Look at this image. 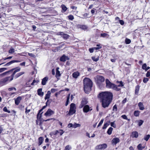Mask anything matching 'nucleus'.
Masks as SVG:
<instances>
[{
    "label": "nucleus",
    "mask_w": 150,
    "mask_h": 150,
    "mask_svg": "<svg viewBox=\"0 0 150 150\" xmlns=\"http://www.w3.org/2000/svg\"><path fill=\"white\" fill-rule=\"evenodd\" d=\"M112 93L109 92H104L100 93L99 97L100 99L102 106L104 108L108 107L111 103L112 98Z\"/></svg>",
    "instance_id": "nucleus-1"
},
{
    "label": "nucleus",
    "mask_w": 150,
    "mask_h": 150,
    "mask_svg": "<svg viewBox=\"0 0 150 150\" xmlns=\"http://www.w3.org/2000/svg\"><path fill=\"white\" fill-rule=\"evenodd\" d=\"M21 70L20 68L18 67L17 68H13L11 70L9 71H8L5 72L1 74H0V77H2L6 75L9 72L12 71H14L12 74L10 76H8L4 78L2 80L3 83H5L7 81H10L13 79L14 77V75L16 73L19 71Z\"/></svg>",
    "instance_id": "nucleus-2"
},
{
    "label": "nucleus",
    "mask_w": 150,
    "mask_h": 150,
    "mask_svg": "<svg viewBox=\"0 0 150 150\" xmlns=\"http://www.w3.org/2000/svg\"><path fill=\"white\" fill-rule=\"evenodd\" d=\"M83 81L84 91L86 93H88L91 90L92 82L90 79L87 78L84 79Z\"/></svg>",
    "instance_id": "nucleus-3"
},
{
    "label": "nucleus",
    "mask_w": 150,
    "mask_h": 150,
    "mask_svg": "<svg viewBox=\"0 0 150 150\" xmlns=\"http://www.w3.org/2000/svg\"><path fill=\"white\" fill-rule=\"evenodd\" d=\"M106 86L108 88H112L115 90L118 91L119 89L117 87V85L111 83L108 79H105Z\"/></svg>",
    "instance_id": "nucleus-4"
},
{
    "label": "nucleus",
    "mask_w": 150,
    "mask_h": 150,
    "mask_svg": "<svg viewBox=\"0 0 150 150\" xmlns=\"http://www.w3.org/2000/svg\"><path fill=\"white\" fill-rule=\"evenodd\" d=\"M94 79L95 82L98 86H100L105 80L104 77L100 75H97L95 76L94 77Z\"/></svg>",
    "instance_id": "nucleus-5"
},
{
    "label": "nucleus",
    "mask_w": 150,
    "mask_h": 150,
    "mask_svg": "<svg viewBox=\"0 0 150 150\" xmlns=\"http://www.w3.org/2000/svg\"><path fill=\"white\" fill-rule=\"evenodd\" d=\"M76 107L75 105L72 103L71 104L70 110L68 114L69 115H72L75 113L76 112Z\"/></svg>",
    "instance_id": "nucleus-6"
},
{
    "label": "nucleus",
    "mask_w": 150,
    "mask_h": 150,
    "mask_svg": "<svg viewBox=\"0 0 150 150\" xmlns=\"http://www.w3.org/2000/svg\"><path fill=\"white\" fill-rule=\"evenodd\" d=\"M107 147V145L106 144H103L96 146V148L97 150H104Z\"/></svg>",
    "instance_id": "nucleus-7"
},
{
    "label": "nucleus",
    "mask_w": 150,
    "mask_h": 150,
    "mask_svg": "<svg viewBox=\"0 0 150 150\" xmlns=\"http://www.w3.org/2000/svg\"><path fill=\"white\" fill-rule=\"evenodd\" d=\"M54 112L50 109H49L45 113L44 115L46 116H50L54 114Z\"/></svg>",
    "instance_id": "nucleus-8"
},
{
    "label": "nucleus",
    "mask_w": 150,
    "mask_h": 150,
    "mask_svg": "<svg viewBox=\"0 0 150 150\" xmlns=\"http://www.w3.org/2000/svg\"><path fill=\"white\" fill-rule=\"evenodd\" d=\"M92 110V109L91 108H90L88 105H85L83 109V111L84 112H87L89 111H91Z\"/></svg>",
    "instance_id": "nucleus-9"
},
{
    "label": "nucleus",
    "mask_w": 150,
    "mask_h": 150,
    "mask_svg": "<svg viewBox=\"0 0 150 150\" xmlns=\"http://www.w3.org/2000/svg\"><path fill=\"white\" fill-rule=\"evenodd\" d=\"M69 58L65 55L62 56L60 59V60L61 62H65L67 60H69Z\"/></svg>",
    "instance_id": "nucleus-10"
},
{
    "label": "nucleus",
    "mask_w": 150,
    "mask_h": 150,
    "mask_svg": "<svg viewBox=\"0 0 150 150\" xmlns=\"http://www.w3.org/2000/svg\"><path fill=\"white\" fill-rule=\"evenodd\" d=\"M120 141V139L117 138H114L112 140L111 142L113 145H116L117 143Z\"/></svg>",
    "instance_id": "nucleus-11"
},
{
    "label": "nucleus",
    "mask_w": 150,
    "mask_h": 150,
    "mask_svg": "<svg viewBox=\"0 0 150 150\" xmlns=\"http://www.w3.org/2000/svg\"><path fill=\"white\" fill-rule=\"evenodd\" d=\"M58 35H62V37L63 38L65 39H67L69 37V35L66 34H64V33L62 32L58 33Z\"/></svg>",
    "instance_id": "nucleus-12"
},
{
    "label": "nucleus",
    "mask_w": 150,
    "mask_h": 150,
    "mask_svg": "<svg viewBox=\"0 0 150 150\" xmlns=\"http://www.w3.org/2000/svg\"><path fill=\"white\" fill-rule=\"evenodd\" d=\"M22 99V97L21 96L18 97L16 99H15V103L17 105L19 104L21 101Z\"/></svg>",
    "instance_id": "nucleus-13"
},
{
    "label": "nucleus",
    "mask_w": 150,
    "mask_h": 150,
    "mask_svg": "<svg viewBox=\"0 0 150 150\" xmlns=\"http://www.w3.org/2000/svg\"><path fill=\"white\" fill-rule=\"evenodd\" d=\"M138 136V133L136 131L133 132H132L131 137H132L137 138Z\"/></svg>",
    "instance_id": "nucleus-14"
},
{
    "label": "nucleus",
    "mask_w": 150,
    "mask_h": 150,
    "mask_svg": "<svg viewBox=\"0 0 150 150\" xmlns=\"http://www.w3.org/2000/svg\"><path fill=\"white\" fill-rule=\"evenodd\" d=\"M87 103V102L85 99L82 100L80 105V108H81L83 107L84 106V105L86 104Z\"/></svg>",
    "instance_id": "nucleus-15"
},
{
    "label": "nucleus",
    "mask_w": 150,
    "mask_h": 150,
    "mask_svg": "<svg viewBox=\"0 0 150 150\" xmlns=\"http://www.w3.org/2000/svg\"><path fill=\"white\" fill-rule=\"evenodd\" d=\"M138 106L139 107L140 110H143L144 109V106L142 103H139L138 104Z\"/></svg>",
    "instance_id": "nucleus-16"
},
{
    "label": "nucleus",
    "mask_w": 150,
    "mask_h": 150,
    "mask_svg": "<svg viewBox=\"0 0 150 150\" xmlns=\"http://www.w3.org/2000/svg\"><path fill=\"white\" fill-rule=\"evenodd\" d=\"M44 138L42 137H40L38 139V146L40 145L43 143L44 141Z\"/></svg>",
    "instance_id": "nucleus-17"
},
{
    "label": "nucleus",
    "mask_w": 150,
    "mask_h": 150,
    "mask_svg": "<svg viewBox=\"0 0 150 150\" xmlns=\"http://www.w3.org/2000/svg\"><path fill=\"white\" fill-rule=\"evenodd\" d=\"M42 91V88H39L38 89L37 91L38 94L41 96H43L44 95V93Z\"/></svg>",
    "instance_id": "nucleus-18"
},
{
    "label": "nucleus",
    "mask_w": 150,
    "mask_h": 150,
    "mask_svg": "<svg viewBox=\"0 0 150 150\" xmlns=\"http://www.w3.org/2000/svg\"><path fill=\"white\" fill-rule=\"evenodd\" d=\"M117 83H120V84L118 85L117 86V88L118 89H119V90H118V91H119L120 90V88H119V87H122L123 86H124V84H123V82L122 81H120V82L117 81Z\"/></svg>",
    "instance_id": "nucleus-19"
},
{
    "label": "nucleus",
    "mask_w": 150,
    "mask_h": 150,
    "mask_svg": "<svg viewBox=\"0 0 150 150\" xmlns=\"http://www.w3.org/2000/svg\"><path fill=\"white\" fill-rule=\"evenodd\" d=\"M48 80V78L47 77L44 78L42 79V84L43 85L46 84V82Z\"/></svg>",
    "instance_id": "nucleus-20"
},
{
    "label": "nucleus",
    "mask_w": 150,
    "mask_h": 150,
    "mask_svg": "<svg viewBox=\"0 0 150 150\" xmlns=\"http://www.w3.org/2000/svg\"><path fill=\"white\" fill-rule=\"evenodd\" d=\"M79 73L78 71H76L74 72L72 74V76L74 78L76 79L79 76Z\"/></svg>",
    "instance_id": "nucleus-21"
},
{
    "label": "nucleus",
    "mask_w": 150,
    "mask_h": 150,
    "mask_svg": "<svg viewBox=\"0 0 150 150\" xmlns=\"http://www.w3.org/2000/svg\"><path fill=\"white\" fill-rule=\"evenodd\" d=\"M137 148L139 150H142V149H144L145 147L144 145L143 146H142L141 144H139L137 146Z\"/></svg>",
    "instance_id": "nucleus-22"
},
{
    "label": "nucleus",
    "mask_w": 150,
    "mask_h": 150,
    "mask_svg": "<svg viewBox=\"0 0 150 150\" xmlns=\"http://www.w3.org/2000/svg\"><path fill=\"white\" fill-rule=\"evenodd\" d=\"M51 94V92L50 91H48L47 92V93L46 94L45 97V99H49L50 96Z\"/></svg>",
    "instance_id": "nucleus-23"
},
{
    "label": "nucleus",
    "mask_w": 150,
    "mask_h": 150,
    "mask_svg": "<svg viewBox=\"0 0 150 150\" xmlns=\"http://www.w3.org/2000/svg\"><path fill=\"white\" fill-rule=\"evenodd\" d=\"M25 73L24 72H19L18 74H16L15 76V77L16 78H17L21 76L23 74Z\"/></svg>",
    "instance_id": "nucleus-24"
},
{
    "label": "nucleus",
    "mask_w": 150,
    "mask_h": 150,
    "mask_svg": "<svg viewBox=\"0 0 150 150\" xmlns=\"http://www.w3.org/2000/svg\"><path fill=\"white\" fill-rule=\"evenodd\" d=\"M101 36L103 38H108L109 37V35L105 33H102L101 34Z\"/></svg>",
    "instance_id": "nucleus-25"
},
{
    "label": "nucleus",
    "mask_w": 150,
    "mask_h": 150,
    "mask_svg": "<svg viewBox=\"0 0 150 150\" xmlns=\"http://www.w3.org/2000/svg\"><path fill=\"white\" fill-rule=\"evenodd\" d=\"M112 128L111 127H110L107 131V132L108 134L109 135H110L112 133Z\"/></svg>",
    "instance_id": "nucleus-26"
},
{
    "label": "nucleus",
    "mask_w": 150,
    "mask_h": 150,
    "mask_svg": "<svg viewBox=\"0 0 150 150\" xmlns=\"http://www.w3.org/2000/svg\"><path fill=\"white\" fill-rule=\"evenodd\" d=\"M136 122H137L138 123V125L139 126H141L143 124L144 121L143 120H137L136 121Z\"/></svg>",
    "instance_id": "nucleus-27"
},
{
    "label": "nucleus",
    "mask_w": 150,
    "mask_h": 150,
    "mask_svg": "<svg viewBox=\"0 0 150 150\" xmlns=\"http://www.w3.org/2000/svg\"><path fill=\"white\" fill-rule=\"evenodd\" d=\"M139 89V86H137L135 87V93L136 94H138V92Z\"/></svg>",
    "instance_id": "nucleus-28"
},
{
    "label": "nucleus",
    "mask_w": 150,
    "mask_h": 150,
    "mask_svg": "<svg viewBox=\"0 0 150 150\" xmlns=\"http://www.w3.org/2000/svg\"><path fill=\"white\" fill-rule=\"evenodd\" d=\"M39 82L38 80H34L33 82L31 83V85H34L37 84Z\"/></svg>",
    "instance_id": "nucleus-29"
},
{
    "label": "nucleus",
    "mask_w": 150,
    "mask_h": 150,
    "mask_svg": "<svg viewBox=\"0 0 150 150\" xmlns=\"http://www.w3.org/2000/svg\"><path fill=\"white\" fill-rule=\"evenodd\" d=\"M81 126V125L79 124L75 123L73 124V127L75 128L77 127H79Z\"/></svg>",
    "instance_id": "nucleus-30"
},
{
    "label": "nucleus",
    "mask_w": 150,
    "mask_h": 150,
    "mask_svg": "<svg viewBox=\"0 0 150 150\" xmlns=\"http://www.w3.org/2000/svg\"><path fill=\"white\" fill-rule=\"evenodd\" d=\"M61 74L59 71H56V76L57 78L58 77H60L61 76Z\"/></svg>",
    "instance_id": "nucleus-31"
},
{
    "label": "nucleus",
    "mask_w": 150,
    "mask_h": 150,
    "mask_svg": "<svg viewBox=\"0 0 150 150\" xmlns=\"http://www.w3.org/2000/svg\"><path fill=\"white\" fill-rule=\"evenodd\" d=\"M140 112L138 110L135 111L134 112V115L136 116H138L139 115Z\"/></svg>",
    "instance_id": "nucleus-32"
},
{
    "label": "nucleus",
    "mask_w": 150,
    "mask_h": 150,
    "mask_svg": "<svg viewBox=\"0 0 150 150\" xmlns=\"http://www.w3.org/2000/svg\"><path fill=\"white\" fill-rule=\"evenodd\" d=\"M150 137V135L149 134H148L145 136L144 138L145 140L146 141H147L148 139H149Z\"/></svg>",
    "instance_id": "nucleus-33"
},
{
    "label": "nucleus",
    "mask_w": 150,
    "mask_h": 150,
    "mask_svg": "<svg viewBox=\"0 0 150 150\" xmlns=\"http://www.w3.org/2000/svg\"><path fill=\"white\" fill-rule=\"evenodd\" d=\"M61 7L62 8V10L64 11V12L67 9V8L64 5H62L61 6Z\"/></svg>",
    "instance_id": "nucleus-34"
},
{
    "label": "nucleus",
    "mask_w": 150,
    "mask_h": 150,
    "mask_svg": "<svg viewBox=\"0 0 150 150\" xmlns=\"http://www.w3.org/2000/svg\"><path fill=\"white\" fill-rule=\"evenodd\" d=\"M70 94H69L68 96L67 97V100L66 102L65 103V105L66 106H67L68 105V104L69 100V98H70Z\"/></svg>",
    "instance_id": "nucleus-35"
},
{
    "label": "nucleus",
    "mask_w": 150,
    "mask_h": 150,
    "mask_svg": "<svg viewBox=\"0 0 150 150\" xmlns=\"http://www.w3.org/2000/svg\"><path fill=\"white\" fill-rule=\"evenodd\" d=\"M131 42V41L130 40L127 38L125 40V42L126 44H129Z\"/></svg>",
    "instance_id": "nucleus-36"
},
{
    "label": "nucleus",
    "mask_w": 150,
    "mask_h": 150,
    "mask_svg": "<svg viewBox=\"0 0 150 150\" xmlns=\"http://www.w3.org/2000/svg\"><path fill=\"white\" fill-rule=\"evenodd\" d=\"M71 149V146L69 145H67L65 147L64 150H69Z\"/></svg>",
    "instance_id": "nucleus-37"
},
{
    "label": "nucleus",
    "mask_w": 150,
    "mask_h": 150,
    "mask_svg": "<svg viewBox=\"0 0 150 150\" xmlns=\"http://www.w3.org/2000/svg\"><path fill=\"white\" fill-rule=\"evenodd\" d=\"M14 52V49L11 48L9 50L8 52L9 53H13Z\"/></svg>",
    "instance_id": "nucleus-38"
},
{
    "label": "nucleus",
    "mask_w": 150,
    "mask_h": 150,
    "mask_svg": "<svg viewBox=\"0 0 150 150\" xmlns=\"http://www.w3.org/2000/svg\"><path fill=\"white\" fill-rule=\"evenodd\" d=\"M4 111L7 112L8 113H10V111L9 110H8L7 108L6 107H4L3 109Z\"/></svg>",
    "instance_id": "nucleus-39"
},
{
    "label": "nucleus",
    "mask_w": 150,
    "mask_h": 150,
    "mask_svg": "<svg viewBox=\"0 0 150 150\" xmlns=\"http://www.w3.org/2000/svg\"><path fill=\"white\" fill-rule=\"evenodd\" d=\"M43 112H42L41 114L40 113H39V111L37 115V118L38 119H40L41 117V114L43 113Z\"/></svg>",
    "instance_id": "nucleus-40"
},
{
    "label": "nucleus",
    "mask_w": 150,
    "mask_h": 150,
    "mask_svg": "<svg viewBox=\"0 0 150 150\" xmlns=\"http://www.w3.org/2000/svg\"><path fill=\"white\" fill-rule=\"evenodd\" d=\"M110 125L111 126L113 127L114 128H116V125L115 123V122H111L110 123Z\"/></svg>",
    "instance_id": "nucleus-41"
},
{
    "label": "nucleus",
    "mask_w": 150,
    "mask_h": 150,
    "mask_svg": "<svg viewBox=\"0 0 150 150\" xmlns=\"http://www.w3.org/2000/svg\"><path fill=\"white\" fill-rule=\"evenodd\" d=\"M109 125V124L108 123H105L103 125V129H106V127Z\"/></svg>",
    "instance_id": "nucleus-42"
},
{
    "label": "nucleus",
    "mask_w": 150,
    "mask_h": 150,
    "mask_svg": "<svg viewBox=\"0 0 150 150\" xmlns=\"http://www.w3.org/2000/svg\"><path fill=\"white\" fill-rule=\"evenodd\" d=\"M92 59L95 62H97L99 60V58L98 57L97 58H96L95 57H92Z\"/></svg>",
    "instance_id": "nucleus-43"
},
{
    "label": "nucleus",
    "mask_w": 150,
    "mask_h": 150,
    "mask_svg": "<svg viewBox=\"0 0 150 150\" xmlns=\"http://www.w3.org/2000/svg\"><path fill=\"white\" fill-rule=\"evenodd\" d=\"M48 101V100L47 101V102L46 103V105H47V102ZM46 106H47V105H45V106H44L42 108L40 109V110H39V113H40V112L45 108L46 107Z\"/></svg>",
    "instance_id": "nucleus-44"
},
{
    "label": "nucleus",
    "mask_w": 150,
    "mask_h": 150,
    "mask_svg": "<svg viewBox=\"0 0 150 150\" xmlns=\"http://www.w3.org/2000/svg\"><path fill=\"white\" fill-rule=\"evenodd\" d=\"M81 28L84 30L87 29V27L86 25H83L81 27Z\"/></svg>",
    "instance_id": "nucleus-45"
},
{
    "label": "nucleus",
    "mask_w": 150,
    "mask_h": 150,
    "mask_svg": "<svg viewBox=\"0 0 150 150\" xmlns=\"http://www.w3.org/2000/svg\"><path fill=\"white\" fill-rule=\"evenodd\" d=\"M103 121H104L103 119H102L100 121L98 125L97 126V127H100V126L102 125V124H103Z\"/></svg>",
    "instance_id": "nucleus-46"
},
{
    "label": "nucleus",
    "mask_w": 150,
    "mask_h": 150,
    "mask_svg": "<svg viewBox=\"0 0 150 150\" xmlns=\"http://www.w3.org/2000/svg\"><path fill=\"white\" fill-rule=\"evenodd\" d=\"M7 68H0V73H1V72H2L4 71H5V70H6L7 69Z\"/></svg>",
    "instance_id": "nucleus-47"
},
{
    "label": "nucleus",
    "mask_w": 150,
    "mask_h": 150,
    "mask_svg": "<svg viewBox=\"0 0 150 150\" xmlns=\"http://www.w3.org/2000/svg\"><path fill=\"white\" fill-rule=\"evenodd\" d=\"M13 62H12V61H11L10 62H9L7 63L6 64H5L4 65V66H8L10 65H11V64H12Z\"/></svg>",
    "instance_id": "nucleus-48"
},
{
    "label": "nucleus",
    "mask_w": 150,
    "mask_h": 150,
    "mask_svg": "<svg viewBox=\"0 0 150 150\" xmlns=\"http://www.w3.org/2000/svg\"><path fill=\"white\" fill-rule=\"evenodd\" d=\"M149 80L148 78H144L143 80V82L144 83H146Z\"/></svg>",
    "instance_id": "nucleus-49"
},
{
    "label": "nucleus",
    "mask_w": 150,
    "mask_h": 150,
    "mask_svg": "<svg viewBox=\"0 0 150 150\" xmlns=\"http://www.w3.org/2000/svg\"><path fill=\"white\" fill-rule=\"evenodd\" d=\"M146 64L145 63L143 64V65L142 66V68L143 69L145 70L146 69Z\"/></svg>",
    "instance_id": "nucleus-50"
},
{
    "label": "nucleus",
    "mask_w": 150,
    "mask_h": 150,
    "mask_svg": "<svg viewBox=\"0 0 150 150\" xmlns=\"http://www.w3.org/2000/svg\"><path fill=\"white\" fill-rule=\"evenodd\" d=\"M68 18L70 20H73L74 18L73 16L72 15H69V16H68Z\"/></svg>",
    "instance_id": "nucleus-51"
},
{
    "label": "nucleus",
    "mask_w": 150,
    "mask_h": 150,
    "mask_svg": "<svg viewBox=\"0 0 150 150\" xmlns=\"http://www.w3.org/2000/svg\"><path fill=\"white\" fill-rule=\"evenodd\" d=\"M121 117L124 119L129 120L128 119L127 116L125 115H122Z\"/></svg>",
    "instance_id": "nucleus-52"
},
{
    "label": "nucleus",
    "mask_w": 150,
    "mask_h": 150,
    "mask_svg": "<svg viewBox=\"0 0 150 150\" xmlns=\"http://www.w3.org/2000/svg\"><path fill=\"white\" fill-rule=\"evenodd\" d=\"M113 110H115L116 111L117 110V107L116 105H115L113 108Z\"/></svg>",
    "instance_id": "nucleus-53"
},
{
    "label": "nucleus",
    "mask_w": 150,
    "mask_h": 150,
    "mask_svg": "<svg viewBox=\"0 0 150 150\" xmlns=\"http://www.w3.org/2000/svg\"><path fill=\"white\" fill-rule=\"evenodd\" d=\"M15 90L16 91V89L15 88H14V87L10 88H9L8 89V90L9 91H12V90Z\"/></svg>",
    "instance_id": "nucleus-54"
},
{
    "label": "nucleus",
    "mask_w": 150,
    "mask_h": 150,
    "mask_svg": "<svg viewBox=\"0 0 150 150\" xmlns=\"http://www.w3.org/2000/svg\"><path fill=\"white\" fill-rule=\"evenodd\" d=\"M64 132L62 130L60 129L59 131V132L60 134V135H62V134L64 133Z\"/></svg>",
    "instance_id": "nucleus-55"
},
{
    "label": "nucleus",
    "mask_w": 150,
    "mask_h": 150,
    "mask_svg": "<svg viewBox=\"0 0 150 150\" xmlns=\"http://www.w3.org/2000/svg\"><path fill=\"white\" fill-rule=\"evenodd\" d=\"M119 22L120 24H121V25H123L124 24V21L122 20H120Z\"/></svg>",
    "instance_id": "nucleus-56"
},
{
    "label": "nucleus",
    "mask_w": 150,
    "mask_h": 150,
    "mask_svg": "<svg viewBox=\"0 0 150 150\" xmlns=\"http://www.w3.org/2000/svg\"><path fill=\"white\" fill-rule=\"evenodd\" d=\"M150 76V72L149 71H148L146 74V76L147 77H149Z\"/></svg>",
    "instance_id": "nucleus-57"
},
{
    "label": "nucleus",
    "mask_w": 150,
    "mask_h": 150,
    "mask_svg": "<svg viewBox=\"0 0 150 150\" xmlns=\"http://www.w3.org/2000/svg\"><path fill=\"white\" fill-rule=\"evenodd\" d=\"M57 91V89L52 88L51 89V91L52 93H54Z\"/></svg>",
    "instance_id": "nucleus-58"
},
{
    "label": "nucleus",
    "mask_w": 150,
    "mask_h": 150,
    "mask_svg": "<svg viewBox=\"0 0 150 150\" xmlns=\"http://www.w3.org/2000/svg\"><path fill=\"white\" fill-rule=\"evenodd\" d=\"M94 50V49L93 48H89V50L90 53H92L93 52Z\"/></svg>",
    "instance_id": "nucleus-59"
},
{
    "label": "nucleus",
    "mask_w": 150,
    "mask_h": 150,
    "mask_svg": "<svg viewBox=\"0 0 150 150\" xmlns=\"http://www.w3.org/2000/svg\"><path fill=\"white\" fill-rule=\"evenodd\" d=\"M28 55L31 57H35V54H32V53H28Z\"/></svg>",
    "instance_id": "nucleus-60"
},
{
    "label": "nucleus",
    "mask_w": 150,
    "mask_h": 150,
    "mask_svg": "<svg viewBox=\"0 0 150 150\" xmlns=\"http://www.w3.org/2000/svg\"><path fill=\"white\" fill-rule=\"evenodd\" d=\"M30 111V109L27 110V108L25 109V112L26 113H28Z\"/></svg>",
    "instance_id": "nucleus-61"
},
{
    "label": "nucleus",
    "mask_w": 150,
    "mask_h": 150,
    "mask_svg": "<svg viewBox=\"0 0 150 150\" xmlns=\"http://www.w3.org/2000/svg\"><path fill=\"white\" fill-rule=\"evenodd\" d=\"M68 127H73V124H72V123H69L68 125Z\"/></svg>",
    "instance_id": "nucleus-62"
},
{
    "label": "nucleus",
    "mask_w": 150,
    "mask_h": 150,
    "mask_svg": "<svg viewBox=\"0 0 150 150\" xmlns=\"http://www.w3.org/2000/svg\"><path fill=\"white\" fill-rule=\"evenodd\" d=\"M101 48V47L100 46L99 47H94V50H97L100 49Z\"/></svg>",
    "instance_id": "nucleus-63"
},
{
    "label": "nucleus",
    "mask_w": 150,
    "mask_h": 150,
    "mask_svg": "<svg viewBox=\"0 0 150 150\" xmlns=\"http://www.w3.org/2000/svg\"><path fill=\"white\" fill-rule=\"evenodd\" d=\"M25 62H24L21 63L20 64V65L21 66H24L25 65Z\"/></svg>",
    "instance_id": "nucleus-64"
}]
</instances>
